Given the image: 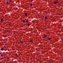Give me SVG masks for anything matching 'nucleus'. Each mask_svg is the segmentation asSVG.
Masks as SVG:
<instances>
[{
    "mask_svg": "<svg viewBox=\"0 0 63 63\" xmlns=\"http://www.w3.org/2000/svg\"><path fill=\"white\" fill-rule=\"evenodd\" d=\"M30 5L31 6H32V4H30Z\"/></svg>",
    "mask_w": 63,
    "mask_h": 63,
    "instance_id": "nucleus-9",
    "label": "nucleus"
},
{
    "mask_svg": "<svg viewBox=\"0 0 63 63\" xmlns=\"http://www.w3.org/2000/svg\"><path fill=\"white\" fill-rule=\"evenodd\" d=\"M44 37L45 38H46V37H47V35H44Z\"/></svg>",
    "mask_w": 63,
    "mask_h": 63,
    "instance_id": "nucleus-4",
    "label": "nucleus"
},
{
    "mask_svg": "<svg viewBox=\"0 0 63 63\" xmlns=\"http://www.w3.org/2000/svg\"><path fill=\"white\" fill-rule=\"evenodd\" d=\"M3 48H1L0 49L1 50H3Z\"/></svg>",
    "mask_w": 63,
    "mask_h": 63,
    "instance_id": "nucleus-10",
    "label": "nucleus"
},
{
    "mask_svg": "<svg viewBox=\"0 0 63 63\" xmlns=\"http://www.w3.org/2000/svg\"><path fill=\"white\" fill-rule=\"evenodd\" d=\"M47 16H46L45 17V19H47Z\"/></svg>",
    "mask_w": 63,
    "mask_h": 63,
    "instance_id": "nucleus-3",
    "label": "nucleus"
},
{
    "mask_svg": "<svg viewBox=\"0 0 63 63\" xmlns=\"http://www.w3.org/2000/svg\"><path fill=\"white\" fill-rule=\"evenodd\" d=\"M3 20V19L2 18L1 19V21H2Z\"/></svg>",
    "mask_w": 63,
    "mask_h": 63,
    "instance_id": "nucleus-7",
    "label": "nucleus"
},
{
    "mask_svg": "<svg viewBox=\"0 0 63 63\" xmlns=\"http://www.w3.org/2000/svg\"><path fill=\"white\" fill-rule=\"evenodd\" d=\"M7 4H8V1H7Z\"/></svg>",
    "mask_w": 63,
    "mask_h": 63,
    "instance_id": "nucleus-13",
    "label": "nucleus"
},
{
    "mask_svg": "<svg viewBox=\"0 0 63 63\" xmlns=\"http://www.w3.org/2000/svg\"><path fill=\"white\" fill-rule=\"evenodd\" d=\"M1 56L2 57V56H3V54H1Z\"/></svg>",
    "mask_w": 63,
    "mask_h": 63,
    "instance_id": "nucleus-11",
    "label": "nucleus"
},
{
    "mask_svg": "<svg viewBox=\"0 0 63 63\" xmlns=\"http://www.w3.org/2000/svg\"><path fill=\"white\" fill-rule=\"evenodd\" d=\"M26 22H27V23H28V21L27 20H26Z\"/></svg>",
    "mask_w": 63,
    "mask_h": 63,
    "instance_id": "nucleus-8",
    "label": "nucleus"
},
{
    "mask_svg": "<svg viewBox=\"0 0 63 63\" xmlns=\"http://www.w3.org/2000/svg\"><path fill=\"white\" fill-rule=\"evenodd\" d=\"M11 0H10V1H11Z\"/></svg>",
    "mask_w": 63,
    "mask_h": 63,
    "instance_id": "nucleus-18",
    "label": "nucleus"
},
{
    "mask_svg": "<svg viewBox=\"0 0 63 63\" xmlns=\"http://www.w3.org/2000/svg\"><path fill=\"white\" fill-rule=\"evenodd\" d=\"M32 31V30H31V31L30 30V31Z\"/></svg>",
    "mask_w": 63,
    "mask_h": 63,
    "instance_id": "nucleus-15",
    "label": "nucleus"
},
{
    "mask_svg": "<svg viewBox=\"0 0 63 63\" xmlns=\"http://www.w3.org/2000/svg\"><path fill=\"white\" fill-rule=\"evenodd\" d=\"M22 44H23V42L22 41H21L20 42Z\"/></svg>",
    "mask_w": 63,
    "mask_h": 63,
    "instance_id": "nucleus-5",
    "label": "nucleus"
},
{
    "mask_svg": "<svg viewBox=\"0 0 63 63\" xmlns=\"http://www.w3.org/2000/svg\"><path fill=\"white\" fill-rule=\"evenodd\" d=\"M23 23H24V22H25V20H23Z\"/></svg>",
    "mask_w": 63,
    "mask_h": 63,
    "instance_id": "nucleus-6",
    "label": "nucleus"
},
{
    "mask_svg": "<svg viewBox=\"0 0 63 63\" xmlns=\"http://www.w3.org/2000/svg\"><path fill=\"white\" fill-rule=\"evenodd\" d=\"M48 40H50V38H48Z\"/></svg>",
    "mask_w": 63,
    "mask_h": 63,
    "instance_id": "nucleus-12",
    "label": "nucleus"
},
{
    "mask_svg": "<svg viewBox=\"0 0 63 63\" xmlns=\"http://www.w3.org/2000/svg\"><path fill=\"white\" fill-rule=\"evenodd\" d=\"M7 1H9V0H6Z\"/></svg>",
    "mask_w": 63,
    "mask_h": 63,
    "instance_id": "nucleus-16",
    "label": "nucleus"
},
{
    "mask_svg": "<svg viewBox=\"0 0 63 63\" xmlns=\"http://www.w3.org/2000/svg\"><path fill=\"white\" fill-rule=\"evenodd\" d=\"M54 4H56V3H57V1L54 2Z\"/></svg>",
    "mask_w": 63,
    "mask_h": 63,
    "instance_id": "nucleus-1",
    "label": "nucleus"
},
{
    "mask_svg": "<svg viewBox=\"0 0 63 63\" xmlns=\"http://www.w3.org/2000/svg\"><path fill=\"white\" fill-rule=\"evenodd\" d=\"M25 15L26 16H27V14L26 13H25Z\"/></svg>",
    "mask_w": 63,
    "mask_h": 63,
    "instance_id": "nucleus-2",
    "label": "nucleus"
},
{
    "mask_svg": "<svg viewBox=\"0 0 63 63\" xmlns=\"http://www.w3.org/2000/svg\"><path fill=\"white\" fill-rule=\"evenodd\" d=\"M28 24V26H30V24Z\"/></svg>",
    "mask_w": 63,
    "mask_h": 63,
    "instance_id": "nucleus-14",
    "label": "nucleus"
},
{
    "mask_svg": "<svg viewBox=\"0 0 63 63\" xmlns=\"http://www.w3.org/2000/svg\"><path fill=\"white\" fill-rule=\"evenodd\" d=\"M10 2H11V1H10Z\"/></svg>",
    "mask_w": 63,
    "mask_h": 63,
    "instance_id": "nucleus-17",
    "label": "nucleus"
}]
</instances>
